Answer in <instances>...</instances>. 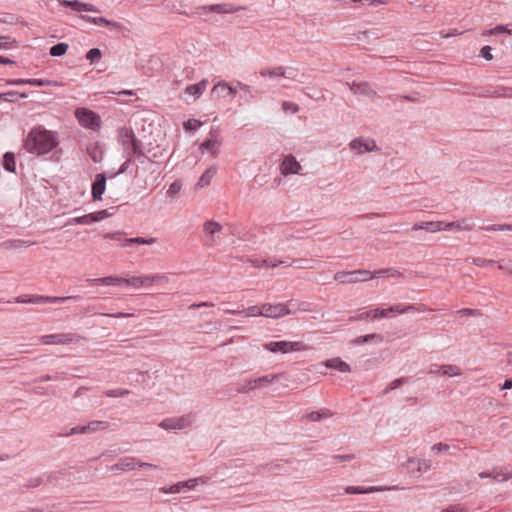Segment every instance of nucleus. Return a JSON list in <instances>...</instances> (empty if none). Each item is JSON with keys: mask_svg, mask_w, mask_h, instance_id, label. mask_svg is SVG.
Here are the masks:
<instances>
[{"mask_svg": "<svg viewBox=\"0 0 512 512\" xmlns=\"http://www.w3.org/2000/svg\"><path fill=\"white\" fill-rule=\"evenodd\" d=\"M58 144L57 133L41 126L32 128L24 141L26 151L36 155L47 154L56 148Z\"/></svg>", "mask_w": 512, "mask_h": 512, "instance_id": "f257e3e1", "label": "nucleus"}, {"mask_svg": "<svg viewBox=\"0 0 512 512\" xmlns=\"http://www.w3.org/2000/svg\"><path fill=\"white\" fill-rule=\"evenodd\" d=\"M118 141L128 156L136 159H146L141 142L136 138L133 130L128 127H121L118 130Z\"/></svg>", "mask_w": 512, "mask_h": 512, "instance_id": "f03ea898", "label": "nucleus"}, {"mask_svg": "<svg viewBox=\"0 0 512 512\" xmlns=\"http://www.w3.org/2000/svg\"><path fill=\"white\" fill-rule=\"evenodd\" d=\"M195 420V415L192 413L182 415L180 417H170L163 419L159 427L164 430H183L192 426Z\"/></svg>", "mask_w": 512, "mask_h": 512, "instance_id": "7ed1b4c3", "label": "nucleus"}, {"mask_svg": "<svg viewBox=\"0 0 512 512\" xmlns=\"http://www.w3.org/2000/svg\"><path fill=\"white\" fill-rule=\"evenodd\" d=\"M371 277L369 270L359 269L354 271H339L334 275V280L344 284L367 281Z\"/></svg>", "mask_w": 512, "mask_h": 512, "instance_id": "20e7f679", "label": "nucleus"}, {"mask_svg": "<svg viewBox=\"0 0 512 512\" xmlns=\"http://www.w3.org/2000/svg\"><path fill=\"white\" fill-rule=\"evenodd\" d=\"M264 348L272 353H289L295 351H302L305 349V345L302 342L292 341H272L266 343Z\"/></svg>", "mask_w": 512, "mask_h": 512, "instance_id": "39448f33", "label": "nucleus"}, {"mask_svg": "<svg viewBox=\"0 0 512 512\" xmlns=\"http://www.w3.org/2000/svg\"><path fill=\"white\" fill-rule=\"evenodd\" d=\"M79 124L91 130H97L100 128V117L93 111L87 108H78L75 112Z\"/></svg>", "mask_w": 512, "mask_h": 512, "instance_id": "423d86ee", "label": "nucleus"}, {"mask_svg": "<svg viewBox=\"0 0 512 512\" xmlns=\"http://www.w3.org/2000/svg\"><path fill=\"white\" fill-rule=\"evenodd\" d=\"M292 305L290 302L289 304L284 303H277V304H271V303H265L262 304V316L272 319H277L286 315H289L292 313L289 306Z\"/></svg>", "mask_w": 512, "mask_h": 512, "instance_id": "0eeeda50", "label": "nucleus"}, {"mask_svg": "<svg viewBox=\"0 0 512 512\" xmlns=\"http://www.w3.org/2000/svg\"><path fill=\"white\" fill-rule=\"evenodd\" d=\"M206 482H207V480L203 477L191 478L186 481H180L178 483H175V484L169 486L168 488L163 487L161 490L164 493H171V494L183 493L188 490L194 489L199 483L205 484Z\"/></svg>", "mask_w": 512, "mask_h": 512, "instance_id": "6e6552de", "label": "nucleus"}, {"mask_svg": "<svg viewBox=\"0 0 512 512\" xmlns=\"http://www.w3.org/2000/svg\"><path fill=\"white\" fill-rule=\"evenodd\" d=\"M78 340V336L72 333H56L43 335L39 338L41 344L54 345V344H70Z\"/></svg>", "mask_w": 512, "mask_h": 512, "instance_id": "1a4fd4ad", "label": "nucleus"}, {"mask_svg": "<svg viewBox=\"0 0 512 512\" xmlns=\"http://www.w3.org/2000/svg\"><path fill=\"white\" fill-rule=\"evenodd\" d=\"M351 150L357 154L369 153L378 150L375 140L370 138L357 137L349 143Z\"/></svg>", "mask_w": 512, "mask_h": 512, "instance_id": "9d476101", "label": "nucleus"}, {"mask_svg": "<svg viewBox=\"0 0 512 512\" xmlns=\"http://www.w3.org/2000/svg\"><path fill=\"white\" fill-rule=\"evenodd\" d=\"M453 228V224H445L443 221H425L416 223L412 226V230H426L428 232H437V231H451Z\"/></svg>", "mask_w": 512, "mask_h": 512, "instance_id": "9b49d317", "label": "nucleus"}, {"mask_svg": "<svg viewBox=\"0 0 512 512\" xmlns=\"http://www.w3.org/2000/svg\"><path fill=\"white\" fill-rule=\"evenodd\" d=\"M301 165L293 155H287L284 157L280 164L281 174L284 176L299 174Z\"/></svg>", "mask_w": 512, "mask_h": 512, "instance_id": "f8f14e48", "label": "nucleus"}, {"mask_svg": "<svg viewBox=\"0 0 512 512\" xmlns=\"http://www.w3.org/2000/svg\"><path fill=\"white\" fill-rule=\"evenodd\" d=\"M202 9L207 12L219 13V14H232L240 10H244L242 6H236L232 3H220L203 6Z\"/></svg>", "mask_w": 512, "mask_h": 512, "instance_id": "ddd939ff", "label": "nucleus"}, {"mask_svg": "<svg viewBox=\"0 0 512 512\" xmlns=\"http://www.w3.org/2000/svg\"><path fill=\"white\" fill-rule=\"evenodd\" d=\"M106 189V175L104 173H99L95 176V179L92 183L91 194L94 201L101 200L102 195Z\"/></svg>", "mask_w": 512, "mask_h": 512, "instance_id": "4468645a", "label": "nucleus"}, {"mask_svg": "<svg viewBox=\"0 0 512 512\" xmlns=\"http://www.w3.org/2000/svg\"><path fill=\"white\" fill-rule=\"evenodd\" d=\"M238 87L231 86L224 81L216 83L212 88V94H216L218 97H230L234 98L237 93Z\"/></svg>", "mask_w": 512, "mask_h": 512, "instance_id": "2eb2a0df", "label": "nucleus"}, {"mask_svg": "<svg viewBox=\"0 0 512 512\" xmlns=\"http://www.w3.org/2000/svg\"><path fill=\"white\" fill-rule=\"evenodd\" d=\"M346 85L349 87L350 91L354 94H360L365 96H374L376 95V91L372 89L371 85L368 82H346Z\"/></svg>", "mask_w": 512, "mask_h": 512, "instance_id": "dca6fc26", "label": "nucleus"}, {"mask_svg": "<svg viewBox=\"0 0 512 512\" xmlns=\"http://www.w3.org/2000/svg\"><path fill=\"white\" fill-rule=\"evenodd\" d=\"M203 229H204V232L209 236V245L210 246H214L216 244H218V240L217 238L215 237V234L219 233L222 231L223 227L220 223L216 222V221H213V220H209V221H206L203 225Z\"/></svg>", "mask_w": 512, "mask_h": 512, "instance_id": "f3484780", "label": "nucleus"}, {"mask_svg": "<svg viewBox=\"0 0 512 512\" xmlns=\"http://www.w3.org/2000/svg\"><path fill=\"white\" fill-rule=\"evenodd\" d=\"M80 18L86 22H89L98 26H106L113 29H121L122 25L119 22L108 20L104 17H93L89 15H80Z\"/></svg>", "mask_w": 512, "mask_h": 512, "instance_id": "a211bd4d", "label": "nucleus"}, {"mask_svg": "<svg viewBox=\"0 0 512 512\" xmlns=\"http://www.w3.org/2000/svg\"><path fill=\"white\" fill-rule=\"evenodd\" d=\"M137 468V459L134 457H127L120 462L113 464L109 470L114 471H132Z\"/></svg>", "mask_w": 512, "mask_h": 512, "instance_id": "6ab92c4d", "label": "nucleus"}, {"mask_svg": "<svg viewBox=\"0 0 512 512\" xmlns=\"http://www.w3.org/2000/svg\"><path fill=\"white\" fill-rule=\"evenodd\" d=\"M89 284L91 285H124L125 278L118 277V276H107L102 278H94V279H88L87 280Z\"/></svg>", "mask_w": 512, "mask_h": 512, "instance_id": "aec40b11", "label": "nucleus"}, {"mask_svg": "<svg viewBox=\"0 0 512 512\" xmlns=\"http://www.w3.org/2000/svg\"><path fill=\"white\" fill-rule=\"evenodd\" d=\"M479 477L482 479L492 478L495 482H505L512 478V472H508L507 470L481 472L479 473Z\"/></svg>", "mask_w": 512, "mask_h": 512, "instance_id": "412c9836", "label": "nucleus"}, {"mask_svg": "<svg viewBox=\"0 0 512 512\" xmlns=\"http://www.w3.org/2000/svg\"><path fill=\"white\" fill-rule=\"evenodd\" d=\"M325 366L328 368L336 369L342 373L350 372V365L340 358H331L325 361Z\"/></svg>", "mask_w": 512, "mask_h": 512, "instance_id": "4be33fe9", "label": "nucleus"}, {"mask_svg": "<svg viewBox=\"0 0 512 512\" xmlns=\"http://www.w3.org/2000/svg\"><path fill=\"white\" fill-rule=\"evenodd\" d=\"M381 343L383 341V336L381 334L372 333L366 334L362 336H358L351 340V344L353 345H362L369 342Z\"/></svg>", "mask_w": 512, "mask_h": 512, "instance_id": "5701e85b", "label": "nucleus"}, {"mask_svg": "<svg viewBox=\"0 0 512 512\" xmlns=\"http://www.w3.org/2000/svg\"><path fill=\"white\" fill-rule=\"evenodd\" d=\"M207 84V80H202L196 84L188 85L185 89V92L189 95L194 96L195 98H198L205 91Z\"/></svg>", "mask_w": 512, "mask_h": 512, "instance_id": "b1692460", "label": "nucleus"}, {"mask_svg": "<svg viewBox=\"0 0 512 512\" xmlns=\"http://www.w3.org/2000/svg\"><path fill=\"white\" fill-rule=\"evenodd\" d=\"M87 153L93 162L99 163L103 160V150L98 143H92L87 146Z\"/></svg>", "mask_w": 512, "mask_h": 512, "instance_id": "393cba45", "label": "nucleus"}, {"mask_svg": "<svg viewBox=\"0 0 512 512\" xmlns=\"http://www.w3.org/2000/svg\"><path fill=\"white\" fill-rule=\"evenodd\" d=\"M216 172H217V168L214 166H211L208 169H206L203 172V174L201 175V177L199 178L197 186L200 188L208 186L210 184L212 178L216 174Z\"/></svg>", "mask_w": 512, "mask_h": 512, "instance_id": "a878e982", "label": "nucleus"}, {"mask_svg": "<svg viewBox=\"0 0 512 512\" xmlns=\"http://www.w3.org/2000/svg\"><path fill=\"white\" fill-rule=\"evenodd\" d=\"M259 74L262 77H270V78H277L282 77L283 75H286V68L282 66H278L275 68H263L259 71Z\"/></svg>", "mask_w": 512, "mask_h": 512, "instance_id": "bb28decb", "label": "nucleus"}, {"mask_svg": "<svg viewBox=\"0 0 512 512\" xmlns=\"http://www.w3.org/2000/svg\"><path fill=\"white\" fill-rule=\"evenodd\" d=\"M108 426H109V423L106 421L93 420V421L89 422L87 425H84V429H82V430H83V434H86V433L96 432L98 430L107 429Z\"/></svg>", "mask_w": 512, "mask_h": 512, "instance_id": "cd10ccee", "label": "nucleus"}, {"mask_svg": "<svg viewBox=\"0 0 512 512\" xmlns=\"http://www.w3.org/2000/svg\"><path fill=\"white\" fill-rule=\"evenodd\" d=\"M332 416V412L328 409H321L318 411H312L306 415V418L312 422H319L325 418Z\"/></svg>", "mask_w": 512, "mask_h": 512, "instance_id": "c85d7f7f", "label": "nucleus"}, {"mask_svg": "<svg viewBox=\"0 0 512 512\" xmlns=\"http://www.w3.org/2000/svg\"><path fill=\"white\" fill-rule=\"evenodd\" d=\"M156 242V238L149 237H133V238H127L123 240V246H128L131 244H138V245H151Z\"/></svg>", "mask_w": 512, "mask_h": 512, "instance_id": "c756f323", "label": "nucleus"}, {"mask_svg": "<svg viewBox=\"0 0 512 512\" xmlns=\"http://www.w3.org/2000/svg\"><path fill=\"white\" fill-rule=\"evenodd\" d=\"M200 149L202 151L206 150L212 155H217L219 150V142L216 138L207 139L200 145Z\"/></svg>", "mask_w": 512, "mask_h": 512, "instance_id": "7c9ffc66", "label": "nucleus"}, {"mask_svg": "<svg viewBox=\"0 0 512 512\" xmlns=\"http://www.w3.org/2000/svg\"><path fill=\"white\" fill-rule=\"evenodd\" d=\"M388 308H389V313H397V314H404V313H407L412 310L420 311V309H418L414 304H396V305H391Z\"/></svg>", "mask_w": 512, "mask_h": 512, "instance_id": "2f4dec72", "label": "nucleus"}, {"mask_svg": "<svg viewBox=\"0 0 512 512\" xmlns=\"http://www.w3.org/2000/svg\"><path fill=\"white\" fill-rule=\"evenodd\" d=\"M52 478H53V476L51 474H49V475L43 474L42 476L29 479L24 484V487H26V488H36L39 485H41L42 483H44L45 481H50Z\"/></svg>", "mask_w": 512, "mask_h": 512, "instance_id": "473e14b6", "label": "nucleus"}, {"mask_svg": "<svg viewBox=\"0 0 512 512\" xmlns=\"http://www.w3.org/2000/svg\"><path fill=\"white\" fill-rule=\"evenodd\" d=\"M3 167L8 172H15V155L12 152H6L3 156Z\"/></svg>", "mask_w": 512, "mask_h": 512, "instance_id": "72a5a7b5", "label": "nucleus"}, {"mask_svg": "<svg viewBox=\"0 0 512 512\" xmlns=\"http://www.w3.org/2000/svg\"><path fill=\"white\" fill-rule=\"evenodd\" d=\"M237 87L238 89L243 91L241 98H243L245 101H249L251 98L254 97L255 93H258V90H254L251 86L244 84L240 81L237 82Z\"/></svg>", "mask_w": 512, "mask_h": 512, "instance_id": "f704fd0d", "label": "nucleus"}, {"mask_svg": "<svg viewBox=\"0 0 512 512\" xmlns=\"http://www.w3.org/2000/svg\"><path fill=\"white\" fill-rule=\"evenodd\" d=\"M26 82H27V85L36 86V87L59 86L60 85L57 81L49 80V79L30 78V79H27Z\"/></svg>", "mask_w": 512, "mask_h": 512, "instance_id": "c9c22d12", "label": "nucleus"}, {"mask_svg": "<svg viewBox=\"0 0 512 512\" xmlns=\"http://www.w3.org/2000/svg\"><path fill=\"white\" fill-rule=\"evenodd\" d=\"M278 377H279V375H264V376H261V377H259L257 379H253L254 386H256V388L265 387L268 384H270L273 381H275L276 379H278Z\"/></svg>", "mask_w": 512, "mask_h": 512, "instance_id": "e433bc0d", "label": "nucleus"}, {"mask_svg": "<svg viewBox=\"0 0 512 512\" xmlns=\"http://www.w3.org/2000/svg\"><path fill=\"white\" fill-rule=\"evenodd\" d=\"M68 50V44L64 42L57 43L50 48V55L53 57L63 56Z\"/></svg>", "mask_w": 512, "mask_h": 512, "instance_id": "4c0bfd02", "label": "nucleus"}, {"mask_svg": "<svg viewBox=\"0 0 512 512\" xmlns=\"http://www.w3.org/2000/svg\"><path fill=\"white\" fill-rule=\"evenodd\" d=\"M440 369H441V374L448 376V377L461 375V369L456 365H451V364L441 365Z\"/></svg>", "mask_w": 512, "mask_h": 512, "instance_id": "58836bf2", "label": "nucleus"}, {"mask_svg": "<svg viewBox=\"0 0 512 512\" xmlns=\"http://www.w3.org/2000/svg\"><path fill=\"white\" fill-rule=\"evenodd\" d=\"M445 224H453L452 230L457 229L459 231H469L473 228V223L468 220L445 222Z\"/></svg>", "mask_w": 512, "mask_h": 512, "instance_id": "ea45409f", "label": "nucleus"}, {"mask_svg": "<svg viewBox=\"0 0 512 512\" xmlns=\"http://www.w3.org/2000/svg\"><path fill=\"white\" fill-rule=\"evenodd\" d=\"M374 487L364 488L362 486H347L345 493L347 494H365L375 491Z\"/></svg>", "mask_w": 512, "mask_h": 512, "instance_id": "a19ab883", "label": "nucleus"}, {"mask_svg": "<svg viewBox=\"0 0 512 512\" xmlns=\"http://www.w3.org/2000/svg\"><path fill=\"white\" fill-rule=\"evenodd\" d=\"M416 461L414 459H408V464H414ZM431 465L426 460H417V476H420L424 472L430 469Z\"/></svg>", "mask_w": 512, "mask_h": 512, "instance_id": "79ce46f5", "label": "nucleus"}, {"mask_svg": "<svg viewBox=\"0 0 512 512\" xmlns=\"http://www.w3.org/2000/svg\"><path fill=\"white\" fill-rule=\"evenodd\" d=\"M59 3L63 7H70L75 11H83L82 5L84 2H80L79 0H59Z\"/></svg>", "mask_w": 512, "mask_h": 512, "instance_id": "37998d69", "label": "nucleus"}, {"mask_svg": "<svg viewBox=\"0 0 512 512\" xmlns=\"http://www.w3.org/2000/svg\"><path fill=\"white\" fill-rule=\"evenodd\" d=\"M2 97H3L4 101L14 102L18 98H23V99L27 98L28 94H26V93H18V92H15V91H11V92L2 93Z\"/></svg>", "mask_w": 512, "mask_h": 512, "instance_id": "c03bdc74", "label": "nucleus"}, {"mask_svg": "<svg viewBox=\"0 0 512 512\" xmlns=\"http://www.w3.org/2000/svg\"><path fill=\"white\" fill-rule=\"evenodd\" d=\"M181 188H182V182L177 179L169 185V188L167 190V195L171 198H174L181 191Z\"/></svg>", "mask_w": 512, "mask_h": 512, "instance_id": "a18cd8bd", "label": "nucleus"}, {"mask_svg": "<svg viewBox=\"0 0 512 512\" xmlns=\"http://www.w3.org/2000/svg\"><path fill=\"white\" fill-rule=\"evenodd\" d=\"M472 263L478 267L491 268L496 264L494 260H488L481 257L472 258Z\"/></svg>", "mask_w": 512, "mask_h": 512, "instance_id": "49530a36", "label": "nucleus"}, {"mask_svg": "<svg viewBox=\"0 0 512 512\" xmlns=\"http://www.w3.org/2000/svg\"><path fill=\"white\" fill-rule=\"evenodd\" d=\"M407 382H408L407 377H401V378L395 379L392 382H390V384L385 388L384 393L385 394L389 393L390 391L402 386L403 384H405Z\"/></svg>", "mask_w": 512, "mask_h": 512, "instance_id": "de8ad7c7", "label": "nucleus"}, {"mask_svg": "<svg viewBox=\"0 0 512 512\" xmlns=\"http://www.w3.org/2000/svg\"><path fill=\"white\" fill-rule=\"evenodd\" d=\"M244 317H257L262 316V305H254L251 307H248L247 309H244Z\"/></svg>", "mask_w": 512, "mask_h": 512, "instance_id": "09e8293b", "label": "nucleus"}, {"mask_svg": "<svg viewBox=\"0 0 512 512\" xmlns=\"http://www.w3.org/2000/svg\"><path fill=\"white\" fill-rule=\"evenodd\" d=\"M202 123L196 119H189L184 122V129L187 132H194L201 127Z\"/></svg>", "mask_w": 512, "mask_h": 512, "instance_id": "8fccbe9b", "label": "nucleus"}, {"mask_svg": "<svg viewBox=\"0 0 512 512\" xmlns=\"http://www.w3.org/2000/svg\"><path fill=\"white\" fill-rule=\"evenodd\" d=\"M143 281L142 276H132L130 278H125L124 285L130 286L134 288H140L142 287Z\"/></svg>", "mask_w": 512, "mask_h": 512, "instance_id": "3c124183", "label": "nucleus"}, {"mask_svg": "<svg viewBox=\"0 0 512 512\" xmlns=\"http://www.w3.org/2000/svg\"><path fill=\"white\" fill-rule=\"evenodd\" d=\"M130 394V391L127 390V389H111V390H106L104 392V395L107 396V397H123V396H127Z\"/></svg>", "mask_w": 512, "mask_h": 512, "instance_id": "603ef678", "label": "nucleus"}, {"mask_svg": "<svg viewBox=\"0 0 512 512\" xmlns=\"http://www.w3.org/2000/svg\"><path fill=\"white\" fill-rule=\"evenodd\" d=\"M102 56L101 50L99 48H92L86 53V59L91 63L98 61Z\"/></svg>", "mask_w": 512, "mask_h": 512, "instance_id": "864d4df0", "label": "nucleus"}, {"mask_svg": "<svg viewBox=\"0 0 512 512\" xmlns=\"http://www.w3.org/2000/svg\"><path fill=\"white\" fill-rule=\"evenodd\" d=\"M369 318L373 319V312H372V310L359 312L355 316L350 317L349 320L350 321H363V320H367Z\"/></svg>", "mask_w": 512, "mask_h": 512, "instance_id": "5fc2aeb1", "label": "nucleus"}, {"mask_svg": "<svg viewBox=\"0 0 512 512\" xmlns=\"http://www.w3.org/2000/svg\"><path fill=\"white\" fill-rule=\"evenodd\" d=\"M124 234L125 233L122 232V231H115V232L106 233L104 235V238L105 239H112V240L118 241L123 246V240L125 239L123 237Z\"/></svg>", "mask_w": 512, "mask_h": 512, "instance_id": "6e6d98bb", "label": "nucleus"}, {"mask_svg": "<svg viewBox=\"0 0 512 512\" xmlns=\"http://www.w3.org/2000/svg\"><path fill=\"white\" fill-rule=\"evenodd\" d=\"M47 301L46 303H63L67 300H79L80 299V296H65V297H52V296H47Z\"/></svg>", "mask_w": 512, "mask_h": 512, "instance_id": "4d7b16f0", "label": "nucleus"}, {"mask_svg": "<svg viewBox=\"0 0 512 512\" xmlns=\"http://www.w3.org/2000/svg\"><path fill=\"white\" fill-rule=\"evenodd\" d=\"M256 389V386H254L253 379L246 380L245 383L237 388L238 393H248L251 390Z\"/></svg>", "mask_w": 512, "mask_h": 512, "instance_id": "13d9d810", "label": "nucleus"}, {"mask_svg": "<svg viewBox=\"0 0 512 512\" xmlns=\"http://www.w3.org/2000/svg\"><path fill=\"white\" fill-rule=\"evenodd\" d=\"M16 44L15 40L10 41L7 36H0V49L7 50L13 47Z\"/></svg>", "mask_w": 512, "mask_h": 512, "instance_id": "bf43d9fd", "label": "nucleus"}, {"mask_svg": "<svg viewBox=\"0 0 512 512\" xmlns=\"http://www.w3.org/2000/svg\"><path fill=\"white\" fill-rule=\"evenodd\" d=\"M282 109L285 111V112H291V113H296L299 111V106L293 102H290V101H284L282 103Z\"/></svg>", "mask_w": 512, "mask_h": 512, "instance_id": "052dcab7", "label": "nucleus"}, {"mask_svg": "<svg viewBox=\"0 0 512 512\" xmlns=\"http://www.w3.org/2000/svg\"><path fill=\"white\" fill-rule=\"evenodd\" d=\"M372 312H373V319L386 318L389 315V308H387V309L376 308V309H373Z\"/></svg>", "mask_w": 512, "mask_h": 512, "instance_id": "680f3d73", "label": "nucleus"}, {"mask_svg": "<svg viewBox=\"0 0 512 512\" xmlns=\"http://www.w3.org/2000/svg\"><path fill=\"white\" fill-rule=\"evenodd\" d=\"M133 158V156H128L126 161L120 166L119 170L114 174V176L127 172L130 164L133 162Z\"/></svg>", "mask_w": 512, "mask_h": 512, "instance_id": "e2e57ef3", "label": "nucleus"}, {"mask_svg": "<svg viewBox=\"0 0 512 512\" xmlns=\"http://www.w3.org/2000/svg\"><path fill=\"white\" fill-rule=\"evenodd\" d=\"M142 281H143V284H142L143 288H150V287L154 286L155 285L154 274L142 276Z\"/></svg>", "mask_w": 512, "mask_h": 512, "instance_id": "0e129e2a", "label": "nucleus"}, {"mask_svg": "<svg viewBox=\"0 0 512 512\" xmlns=\"http://www.w3.org/2000/svg\"><path fill=\"white\" fill-rule=\"evenodd\" d=\"M355 458L353 454H346V455H333L332 460L334 462H347L351 461Z\"/></svg>", "mask_w": 512, "mask_h": 512, "instance_id": "69168bd1", "label": "nucleus"}, {"mask_svg": "<svg viewBox=\"0 0 512 512\" xmlns=\"http://www.w3.org/2000/svg\"><path fill=\"white\" fill-rule=\"evenodd\" d=\"M17 21V17L13 14H5L4 16L0 17V23L15 24Z\"/></svg>", "mask_w": 512, "mask_h": 512, "instance_id": "338daca9", "label": "nucleus"}, {"mask_svg": "<svg viewBox=\"0 0 512 512\" xmlns=\"http://www.w3.org/2000/svg\"><path fill=\"white\" fill-rule=\"evenodd\" d=\"M155 285L163 286L168 283L169 279L164 274H154Z\"/></svg>", "mask_w": 512, "mask_h": 512, "instance_id": "774afa93", "label": "nucleus"}]
</instances>
